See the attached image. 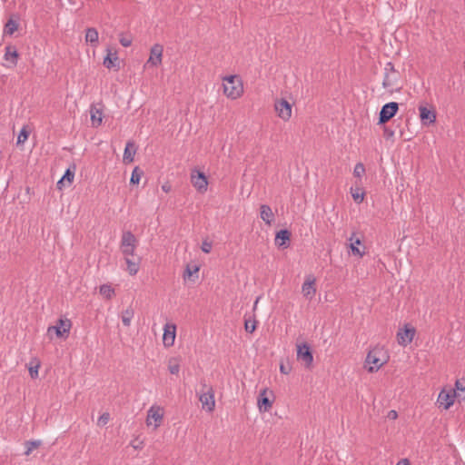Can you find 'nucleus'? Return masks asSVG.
Instances as JSON below:
<instances>
[{
  "instance_id": "nucleus-1",
  "label": "nucleus",
  "mask_w": 465,
  "mask_h": 465,
  "mask_svg": "<svg viewBox=\"0 0 465 465\" xmlns=\"http://www.w3.org/2000/svg\"><path fill=\"white\" fill-rule=\"evenodd\" d=\"M223 94L230 99H237L243 93V84L238 75H228L223 77Z\"/></svg>"
},
{
  "instance_id": "nucleus-2",
  "label": "nucleus",
  "mask_w": 465,
  "mask_h": 465,
  "mask_svg": "<svg viewBox=\"0 0 465 465\" xmlns=\"http://www.w3.org/2000/svg\"><path fill=\"white\" fill-rule=\"evenodd\" d=\"M138 241L134 234L130 231H125L122 234L120 250L124 258L134 257Z\"/></svg>"
},
{
  "instance_id": "nucleus-3",
  "label": "nucleus",
  "mask_w": 465,
  "mask_h": 465,
  "mask_svg": "<svg viewBox=\"0 0 465 465\" xmlns=\"http://www.w3.org/2000/svg\"><path fill=\"white\" fill-rule=\"evenodd\" d=\"M383 351L381 348H374L370 351L365 360V368L369 372L377 371L381 366L386 363V360L381 357Z\"/></svg>"
},
{
  "instance_id": "nucleus-4",
  "label": "nucleus",
  "mask_w": 465,
  "mask_h": 465,
  "mask_svg": "<svg viewBox=\"0 0 465 465\" xmlns=\"http://www.w3.org/2000/svg\"><path fill=\"white\" fill-rule=\"evenodd\" d=\"M164 411L159 405H153L147 411V418H146V425H153L154 429L158 428L161 425V422L163 419Z\"/></svg>"
},
{
  "instance_id": "nucleus-5",
  "label": "nucleus",
  "mask_w": 465,
  "mask_h": 465,
  "mask_svg": "<svg viewBox=\"0 0 465 465\" xmlns=\"http://www.w3.org/2000/svg\"><path fill=\"white\" fill-rule=\"evenodd\" d=\"M191 183L199 193H203L207 191V177L203 172L197 169H193L191 173Z\"/></svg>"
},
{
  "instance_id": "nucleus-6",
  "label": "nucleus",
  "mask_w": 465,
  "mask_h": 465,
  "mask_svg": "<svg viewBox=\"0 0 465 465\" xmlns=\"http://www.w3.org/2000/svg\"><path fill=\"white\" fill-rule=\"evenodd\" d=\"M399 104L396 102H390L385 104L380 112L379 124H383L389 122L398 112Z\"/></svg>"
},
{
  "instance_id": "nucleus-7",
  "label": "nucleus",
  "mask_w": 465,
  "mask_h": 465,
  "mask_svg": "<svg viewBox=\"0 0 465 465\" xmlns=\"http://www.w3.org/2000/svg\"><path fill=\"white\" fill-rule=\"evenodd\" d=\"M72 327V322L69 319L60 318L54 326H50L47 330L48 333L54 331L57 337H64L67 335Z\"/></svg>"
},
{
  "instance_id": "nucleus-8",
  "label": "nucleus",
  "mask_w": 465,
  "mask_h": 465,
  "mask_svg": "<svg viewBox=\"0 0 465 465\" xmlns=\"http://www.w3.org/2000/svg\"><path fill=\"white\" fill-rule=\"evenodd\" d=\"M163 47L162 45L155 44L150 50V56L145 64V66L156 67L162 64Z\"/></svg>"
},
{
  "instance_id": "nucleus-9",
  "label": "nucleus",
  "mask_w": 465,
  "mask_h": 465,
  "mask_svg": "<svg viewBox=\"0 0 465 465\" xmlns=\"http://www.w3.org/2000/svg\"><path fill=\"white\" fill-rule=\"evenodd\" d=\"M274 109L277 115L283 121H288L292 116V105L285 99L275 102Z\"/></svg>"
},
{
  "instance_id": "nucleus-10",
  "label": "nucleus",
  "mask_w": 465,
  "mask_h": 465,
  "mask_svg": "<svg viewBox=\"0 0 465 465\" xmlns=\"http://www.w3.org/2000/svg\"><path fill=\"white\" fill-rule=\"evenodd\" d=\"M315 282V277L313 275H308L306 276L305 281L302 285V292L303 296L309 301H312L316 294Z\"/></svg>"
},
{
  "instance_id": "nucleus-11",
  "label": "nucleus",
  "mask_w": 465,
  "mask_h": 465,
  "mask_svg": "<svg viewBox=\"0 0 465 465\" xmlns=\"http://www.w3.org/2000/svg\"><path fill=\"white\" fill-rule=\"evenodd\" d=\"M199 401L202 403L203 409L209 412L213 411L215 407L214 391L213 388L209 387L206 391L201 393Z\"/></svg>"
},
{
  "instance_id": "nucleus-12",
  "label": "nucleus",
  "mask_w": 465,
  "mask_h": 465,
  "mask_svg": "<svg viewBox=\"0 0 465 465\" xmlns=\"http://www.w3.org/2000/svg\"><path fill=\"white\" fill-rule=\"evenodd\" d=\"M176 337V325L173 323H166L163 326V342L165 347L173 345Z\"/></svg>"
},
{
  "instance_id": "nucleus-13",
  "label": "nucleus",
  "mask_w": 465,
  "mask_h": 465,
  "mask_svg": "<svg viewBox=\"0 0 465 465\" xmlns=\"http://www.w3.org/2000/svg\"><path fill=\"white\" fill-rule=\"evenodd\" d=\"M415 335V329L412 327H408L407 325L401 329L397 333V339L399 344L402 346H406L411 343Z\"/></svg>"
},
{
  "instance_id": "nucleus-14",
  "label": "nucleus",
  "mask_w": 465,
  "mask_h": 465,
  "mask_svg": "<svg viewBox=\"0 0 465 465\" xmlns=\"http://www.w3.org/2000/svg\"><path fill=\"white\" fill-rule=\"evenodd\" d=\"M297 357L299 360L302 361L306 366L312 365L313 361L312 353L307 343L297 346Z\"/></svg>"
},
{
  "instance_id": "nucleus-15",
  "label": "nucleus",
  "mask_w": 465,
  "mask_h": 465,
  "mask_svg": "<svg viewBox=\"0 0 465 465\" xmlns=\"http://www.w3.org/2000/svg\"><path fill=\"white\" fill-rule=\"evenodd\" d=\"M455 397H457L456 391H446L442 390L438 396L437 401L440 407L448 410L454 403Z\"/></svg>"
},
{
  "instance_id": "nucleus-16",
  "label": "nucleus",
  "mask_w": 465,
  "mask_h": 465,
  "mask_svg": "<svg viewBox=\"0 0 465 465\" xmlns=\"http://www.w3.org/2000/svg\"><path fill=\"white\" fill-rule=\"evenodd\" d=\"M420 118L424 125H430L436 121V112L433 109H429L426 106L420 105Z\"/></svg>"
},
{
  "instance_id": "nucleus-17",
  "label": "nucleus",
  "mask_w": 465,
  "mask_h": 465,
  "mask_svg": "<svg viewBox=\"0 0 465 465\" xmlns=\"http://www.w3.org/2000/svg\"><path fill=\"white\" fill-rule=\"evenodd\" d=\"M257 405L260 411L262 412H266L272 408V401H271L268 397L267 389H263L260 391L257 399Z\"/></svg>"
},
{
  "instance_id": "nucleus-18",
  "label": "nucleus",
  "mask_w": 465,
  "mask_h": 465,
  "mask_svg": "<svg viewBox=\"0 0 465 465\" xmlns=\"http://www.w3.org/2000/svg\"><path fill=\"white\" fill-rule=\"evenodd\" d=\"M4 58L10 64L9 67H15L17 64L19 54L16 48L13 45H7L5 48Z\"/></svg>"
},
{
  "instance_id": "nucleus-19",
  "label": "nucleus",
  "mask_w": 465,
  "mask_h": 465,
  "mask_svg": "<svg viewBox=\"0 0 465 465\" xmlns=\"http://www.w3.org/2000/svg\"><path fill=\"white\" fill-rule=\"evenodd\" d=\"M260 217L267 225H272L275 215L269 205L262 204L260 207Z\"/></svg>"
},
{
  "instance_id": "nucleus-20",
  "label": "nucleus",
  "mask_w": 465,
  "mask_h": 465,
  "mask_svg": "<svg viewBox=\"0 0 465 465\" xmlns=\"http://www.w3.org/2000/svg\"><path fill=\"white\" fill-rule=\"evenodd\" d=\"M290 237L291 232L288 230H281L276 233L275 244L282 248H287L289 245Z\"/></svg>"
},
{
  "instance_id": "nucleus-21",
  "label": "nucleus",
  "mask_w": 465,
  "mask_h": 465,
  "mask_svg": "<svg viewBox=\"0 0 465 465\" xmlns=\"http://www.w3.org/2000/svg\"><path fill=\"white\" fill-rule=\"evenodd\" d=\"M125 263L127 265V272L130 275H135L139 269H140V263H141V258L140 257H128L124 258Z\"/></svg>"
},
{
  "instance_id": "nucleus-22",
  "label": "nucleus",
  "mask_w": 465,
  "mask_h": 465,
  "mask_svg": "<svg viewBox=\"0 0 465 465\" xmlns=\"http://www.w3.org/2000/svg\"><path fill=\"white\" fill-rule=\"evenodd\" d=\"M349 241L351 242L350 247H351V253L353 255L362 257L365 253V251H364L365 247H363L362 250H361L359 248V245L361 244V241L359 238L354 239V233L350 237Z\"/></svg>"
},
{
  "instance_id": "nucleus-23",
  "label": "nucleus",
  "mask_w": 465,
  "mask_h": 465,
  "mask_svg": "<svg viewBox=\"0 0 465 465\" xmlns=\"http://www.w3.org/2000/svg\"><path fill=\"white\" fill-rule=\"evenodd\" d=\"M74 169L75 167H74L73 170H71V168H68L64 174L63 175V177L58 181L57 183V186L59 189L62 188V186L65 185V183L70 185L73 181H74Z\"/></svg>"
},
{
  "instance_id": "nucleus-24",
  "label": "nucleus",
  "mask_w": 465,
  "mask_h": 465,
  "mask_svg": "<svg viewBox=\"0 0 465 465\" xmlns=\"http://www.w3.org/2000/svg\"><path fill=\"white\" fill-rule=\"evenodd\" d=\"M136 149L133 142H128L125 145L124 152V161L126 163H132L135 154Z\"/></svg>"
},
{
  "instance_id": "nucleus-25",
  "label": "nucleus",
  "mask_w": 465,
  "mask_h": 465,
  "mask_svg": "<svg viewBox=\"0 0 465 465\" xmlns=\"http://www.w3.org/2000/svg\"><path fill=\"white\" fill-rule=\"evenodd\" d=\"M41 366V361L38 358H33L28 364V371L32 379L38 378V371Z\"/></svg>"
},
{
  "instance_id": "nucleus-26",
  "label": "nucleus",
  "mask_w": 465,
  "mask_h": 465,
  "mask_svg": "<svg viewBox=\"0 0 465 465\" xmlns=\"http://www.w3.org/2000/svg\"><path fill=\"white\" fill-rule=\"evenodd\" d=\"M118 61V56L116 53L112 54L110 51H108L107 55L104 59V65L108 68H114V67H119L116 62Z\"/></svg>"
},
{
  "instance_id": "nucleus-27",
  "label": "nucleus",
  "mask_w": 465,
  "mask_h": 465,
  "mask_svg": "<svg viewBox=\"0 0 465 465\" xmlns=\"http://www.w3.org/2000/svg\"><path fill=\"white\" fill-rule=\"evenodd\" d=\"M90 114H91V121H92L93 126H95V127L99 126L102 124V120H103L102 111L95 107H92Z\"/></svg>"
},
{
  "instance_id": "nucleus-28",
  "label": "nucleus",
  "mask_w": 465,
  "mask_h": 465,
  "mask_svg": "<svg viewBox=\"0 0 465 465\" xmlns=\"http://www.w3.org/2000/svg\"><path fill=\"white\" fill-rule=\"evenodd\" d=\"M99 35L95 28L90 27L85 32V41L91 45H96L98 43Z\"/></svg>"
},
{
  "instance_id": "nucleus-29",
  "label": "nucleus",
  "mask_w": 465,
  "mask_h": 465,
  "mask_svg": "<svg viewBox=\"0 0 465 465\" xmlns=\"http://www.w3.org/2000/svg\"><path fill=\"white\" fill-rule=\"evenodd\" d=\"M168 370L171 374H178L180 371V359L173 357L168 361Z\"/></svg>"
},
{
  "instance_id": "nucleus-30",
  "label": "nucleus",
  "mask_w": 465,
  "mask_h": 465,
  "mask_svg": "<svg viewBox=\"0 0 465 465\" xmlns=\"http://www.w3.org/2000/svg\"><path fill=\"white\" fill-rule=\"evenodd\" d=\"M17 28H18L17 22L13 19H9L5 25L4 34L12 35L17 30Z\"/></svg>"
},
{
  "instance_id": "nucleus-31",
  "label": "nucleus",
  "mask_w": 465,
  "mask_h": 465,
  "mask_svg": "<svg viewBox=\"0 0 465 465\" xmlns=\"http://www.w3.org/2000/svg\"><path fill=\"white\" fill-rule=\"evenodd\" d=\"M41 440H27L25 442V452L24 454L25 456H29L32 451L35 449H37L41 445Z\"/></svg>"
},
{
  "instance_id": "nucleus-32",
  "label": "nucleus",
  "mask_w": 465,
  "mask_h": 465,
  "mask_svg": "<svg viewBox=\"0 0 465 465\" xmlns=\"http://www.w3.org/2000/svg\"><path fill=\"white\" fill-rule=\"evenodd\" d=\"M396 74H384V78L382 81V85L384 88H391L395 84L396 82Z\"/></svg>"
},
{
  "instance_id": "nucleus-33",
  "label": "nucleus",
  "mask_w": 465,
  "mask_h": 465,
  "mask_svg": "<svg viewBox=\"0 0 465 465\" xmlns=\"http://www.w3.org/2000/svg\"><path fill=\"white\" fill-rule=\"evenodd\" d=\"M99 292L104 298L111 299L114 294V290L109 284H103L100 286Z\"/></svg>"
},
{
  "instance_id": "nucleus-34",
  "label": "nucleus",
  "mask_w": 465,
  "mask_h": 465,
  "mask_svg": "<svg viewBox=\"0 0 465 465\" xmlns=\"http://www.w3.org/2000/svg\"><path fill=\"white\" fill-rule=\"evenodd\" d=\"M143 173V172L138 166L134 167L130 179L131 184H138Z\"/></svg>"
},
{
  "instance_id": "nucleus-35",
  "label": "nucleus",
  "mask_w": 465,
  "mask_h": 465,
  "mask_svg": "<svg viewBox=\"0 0 465 465\" xmlns=\"http://www.w3.org/2000/svg\"><path fill=\"white\" fill-rule=\"evenodd\" d=\"M134 316L133 310L127 309L122 313V322L124 326L129 327L131 324L132 318Z\"/></svg>"
},
{
  "instance_id": "nucleus-36",
  "label": "nucleus",
  "mask_w": 465,
  "mask_h": 465,
  "mask_svg": "<svg viewBox=\"0 0 465 465\" xmlns=\"http://www.w3.org/2000/svg\"><path fill=\"white\" fill-rule=\"evenodd\" d=\"M461 391L464 392V395H461L460 393H456V396L460 398L461 400L465 401V381H461L460 380H457L455 382V391Z\"/></svg>"
},
{
  "instance_id": "nucleus-37",
  "label": "nucleus",
  "mask_w": 465,
  "mask_h": 465,
  "mask_svg": "<svg viewBox=\"0 0 465 465\" xmlns=\"http://www.w3.org/2000/svg\"><path fill=\"white\" fill-rule=\"evenodd\" d=\"M365 173V167L363 163H358L355 164L353 169V175L355 177L361 178Z\"/></svg>"
},
{
  "instance_id": "nucleus-38",
  "label": "nucleus",
  "mask_w": 465,
  "mask_h": 465,
  "mask_svg": "<svg viewBox=\"0 0 465 465\" xmlns=\"http://www.w3.org/2000/svg\"><path fill=\"white\" fill-rule=\"evenodd\" d=\"M244 328L247 332L252 333L256 329V321L245 320Z\"/></svg>"
},
{
  "instance_id": "nucleus-39",
  "label": "nucleus",
  "mask_w": 465,
  "mask_h": 465,
  "mask_svg": "<svg viewBox=\"0 0 465 465\" xmlns=\"http://www.w3.org/2000/svg\"><path fill=\"white\" fill-rule=\"evenodd\" d=\"M29 136V132L23 128L17 137V143H24Z\"/></svg>"
},
{
  "instance_id": "nucleus-40",
  "label": "nucleus",
  "mask_w": 465,
  "mask_h": 465,
  "mask_svg": "<svg viewBox=\"0 0 465 465\" xmlns=\"http://www.w3.org/2000/svg\"><path fill=\"white\" fill-rule=\"evenodd\" d=\"M199 271V267L194 265L192 268L190 265L186 267V271L184 273V278H190L193 273H196Z\"/></svg>"
},
{
  "instance_id": "nucleus-41",
  "label": "nucleus",
  "mask_w": 465,
  "mask_h": 465,
  "mask_svg": "<svg viewBox=\"0 0 465 465\" xmlns=\"http://www.w3.org/2000/svg\"><path fill=\"white\" fill-rule=\"evenodd\" d=\"M212 248H213V244L211 242H209L207 240L203 241L201 249L203 252L209 253L212 251Z\"/></svg>"
},
{
  "instance_id": "nucleus-42",
  "label": "nucleus",
  "mask_w": 465,
  "mask_h": 465,
  "mask_svg": "<svg viewBox=\"0 0 465 465\" xmlns=\"http://www.w3.org/2000/svg\"><path fill=\"white\" fill-rule=\"evenodd\" d=\"M110 420V414L108 412L103 413L98 419V425L104 426L107 424Z\"/></svg>"
},
{
  "instance_id": "nucleus-43",
  "label": "nucleus",
  "mask_w": 465,
  "mask_h": 465,
  "mask_svg": "<svg viewBox=\"0 0 465 465\" xmlns=\"http://www.w3.org/2000/svg\"><path fill=\"white\" fill-rule=\"evenodd\" d=\"M351 196L355 202L361 203L364 199V193H359V190H356L351 192Z\"/></svg>"
},
{
  "instance_id": "nucleus-44",
  "label": "nucleus",
  "mask_w": 465,
  "mask_h": 465,
  "mask_svg": "<svg viewBox=\"0 0 465 465\" xmlns=\"http://www.w3.org/2000/svg\"><path fill=\"white\" fill-rule=\"evenodd\" d=\"M119 41L120 44L124 47H128L132 45V38L130 36L122 35Z\"/></svg>"
},
{
  "instance_id": "nucleus-45",
  "label": "nucleus",
  "mask_w": 465,
  "mask_h": 465,
  "mask_svg": "<svg viewBox=\"0 0 465 465\" xmlns=\"http://www.w3.org/2000/svg\"><path fill=\"white\" fill-rule=\"evenodd\" d=\"M387 73H390V74H396L395 69H394V65H393V64H392V63H391V62H388V63L385 64V67H384V74H387Z\"/></svg>"
},
{
  "instance_id": "nucleus-46",
  "label": "nucleus",
  "mask_w": 465,
  "mask_h": 465,
  "mask_svg": "<svg viewBox=\"0 0 465 465\" xmlns=\"http://www.w3.org/2000/svg\"><path fill=\"white\" fill-rule=\"evenodd\" d=\"M291 371V367L285 366L284 364H281L280 371L283 374H288Z\"/></svg>"
},
{
  "instance_id": "nucleus-47",
  "label": "nucleus",
  "mask_w": 465,
  "mask_h": 465,
  "mask_svg": "<svg viewBox=\"0 0 465 465\" xmlns=\"http://www.w3.org/2000/svg\"><path fill=\"white\" fill-rule=\"evenodd\" d=\"M388 418L391 420H396L398 418V413L396 411L391 410L388 412Z\"/></svg>"
},
{
  "instance_id": "nucleus-48",
  "label": "nucleus",
  "mask_w": 465,
  "mask_h": 465,
  "mask_svg": "<svg viewBox=\"0 0 465 465\" xmlns=\"http://www.w3.org/2000/svg\"><path fill=\"white\" fill-rule=\"evenodd\" d=\"M396 465H411V462L408 459L404 458L400 460Z\"/></svg>"
},
{
  "instance_id": "nucleus-49",
  "label": "nucleus",
  "mask_w": 465,
  "mask_h": 465,
  "mask_svg": "<svg viewBox=\"0 0 465 465\" xmlns=\"http://www.w3.org/2000/svg\"><path fill=\"white\" fill-rule=\"evenodd\" d=\"M384 134L387 137H391L394 134V132L392 130H390L388 128L384 129Z\"/></svg>"
},
{
  "instance_id": "nucleus-50",
  "label": "nucleus",
  "mask_w": 465,
  "mask_h": 465,
  "mask_svg": "<svg viewBox=\"0 0 465 465\" xmlns=\"http://www.w3.org/2000/svg\"><path fill=\"white\" fill-rule=\"evenodd\" d=\"M141 444H142V443H139V444L132 443V446H133V448H134V449H135V450H140V449H142V445H141Z\"/></svg>"
},
{
  "instance_id": "nucleus-51",
  "label": "nucleus",
  "mask_w": 465,
  "mask_h": 465,
  "mask_svg": "<svg viewBox=\"0 0 465 465\" xmlns=\"http://www.w3.org/2000/svg\"><path fill=\"white\" fill-rule=\"evenodd\" d=\"M162 189L165 192V193H168L169 190H170V186L167 185V184H164L162 186Z\"/></svg>"
}]
</instances>
